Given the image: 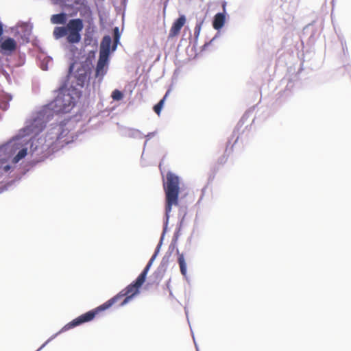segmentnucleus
Masks as SVG:
<instances>
[{
  "label": "nucleus",
  "instance_id": "nucleus-1",
  "mask_svg": "<svg viewBox=\"0 0 351 351\" xmlns=\"http://www.w3.org/2000/svg\"><path fill=\"white\" fill-rule=\"evenodd\" d=\"M75 106V99L64 82L51 102L33 114L12 139L0 145V193L13 189L38 162L74 141L64 121L51 124L45 136L38 134L54 114L68 113Z\"/></svg>",
  "mask_w": 351,
  "mask_h": 351
},
{
  "label": "nucleus",
  "instance_id": "nucleus-2",
  "mask_svg": "<svg viewBox=\"0 0 351 351\" xmlns=\"http://www.w3.org/2000/svg\"><path fill=\"white\" fill-rule=\"evenodd\" d=\"M147 275L141 272L138 277L128 285L125 289L118 293L116 295L111 298L99 306L82 314L77 317L73 319L72 321L64 325L60 330L56 334L53 335L49 338L36 351H40L44 348L51 341L55 339L57 336L62 332L69 330L73 329L79 326L84 323L92 321L95 316L99 313L110 308L114 304H115L119 299L123 297L125 298L121 302L120 306H123L132 300L135 296L140 293V289L146 280Z\"/></svg>",
  "mask_w": 351,
  "mask_h": 351
},
{
  "label": "nucleus",
  "instance_id": "nucleus-3",
  "mask_svg": "<svg viewBox=\"0 0 351 351\" xmlns=\"http://www.w3.org/2000/svg\"><path fill=\"white\" fill-rule=\"evenodd\" d=\"M147 275L141 272L138 277L128 285L125 289L118 293L116 295L111 298L99 306L82 314L77 317L73 319L72 321L64 325L60 330L56 334L53 335L49 338L36 351H40L44 348L51 341L55 339L57 336L62 332L69 330L73 329L79 326L84 323L92 321L95 316L99 313L110 308L114 304H115L119 299L123 297L125 298L121 302L120 306H123L132 300L135 296L140 293V289L146 280Z\"/></svg>",
  "mask_w": 351,
  "mask_h": 351
},
{
  "label": "nucleus",
  "instance_id": "nucleus-4",
  "mask_svg": "<svg viewBox=\"0 0 351 351\" xmlns=\"http://www.w3.org/2000/svg\"><path fill=\"white\" fill-rule=\"evenodd\" d=\"M165 193V218L170 217V213L173 206L179 204V194L180 191V178L171 171H168L166 176V181L163 183Z\"/></svg>",
  "mask_w": 351,
  "mask_h": 351
},
{
  "label": "nucleus",
  "instance_id": "nucleus-5",
  "mask_svg": "<svg viewBox=\"0 0 351 351\" xmlns=\"http://www.w3.org/2000/svg\"><path fill=\"white\" fill-rule=\"evenodd\" d=\"M111 43V37L109 35H105L100 44L99 58L95 70V77H99L100 80L103 79L108 71Z\"/></svg>",
  "mask_w": 351,
  "mask_h": 351
},
{
  "label": "nucleus",
  "instance_id": "nucleus-6",
  "mask_svg": "<svg viewBox=\"0 0 351 351\" xmlns=\"http://www.w3.org/2000/svg\"><path fill=\"white\" fill-rule=\"evenodd\" d=\"M248 115L249 113L245 112L238 122L237 126L233 130L231 138H230L227 142V147L225 150L224 154L218 160L219 163L223 164L227 160L228 155L232 152L233 145L238 141V139L239 138V130L244 124L245 120L248 118Z\"/></svg>",
  "mask_w": 351,
  "mask_h": 351
},
{
  "label": "nucleus",
  "instance_id": "nucleus-7",
  "mask_svg": "<svg viewBox=\"0 0 351 351\" xmlns=\"http://www.w3.org/2000/svg\"><path fill=\"white\" fill-rule=\"evenodd\" d=\"M91 69L88 64L82 62L80 66L77 68L75 77L77 80V84L84 87L86 82L90 80Z\"/></svg>",
  "mask_w": 351,
  "mask_h": 351
},
{
  "label": "nucleus",
  "instance_id": "nucleus-8",
  "mask_svg": "<svg viewBox=\"0 0 351 351\" xmlns=\"http://www.w3.org/2000/svg\"><path fill=\"white\" fill-rule=\"evenodd\" d=\"M13 31H14L15 36L19 35L20 36L23 43H29L32 32V26L28 23L19 22Z\"/></svg>",
  "mask_w": 351,
  "mask_h": 351
},
{
  "label": "nucleus",
  "instance_id": "nucleus-9",
  "mask_svg": "<svg viewBox=\"0 0 351 351\" xmlns=\"http://www.w3.org/2000/svg\"><path fill=\"white\" fill-rule=\"evenodd\" d=\"M227 2L223 1L221 3L222 12H217L213 17L212 25L215 29L220 31L226 23L227 11H226Z\"/></svg>",
  "mask_w": 351,
  "mask_h": 351
},
{
  "label": "nucleus",
  "instance_id": "nucleus-10",
  "mask_svg": "<svg viewBox=\"0 0 351 351\" xmlns=\"http://www.w3.org/2000/svg\"><path fill=\"white\" fill-rule=\"evenodd\" d=\"M16 46V43L12 38L8 37L5 38H1L0 40V52L3 55H11L14 51Z\"/></svg>",
  "mask_w": 351,
  "mask_h": 351
},
{
  "label": "nucleus",
  "instance_id": "nucleus-11",
  "mask_svg": "<svg viewBox=\"0 0 351 351\" xmlns=\"http://www.w3.org/2000/svg\"><path fill=\"white\" fill-rule=\"evenodd\" d=\"M186 21V16L184 14H180L179 17L177 18L172 23L170 28L168 39H171L178 36L182 27L184 25Z\"/></svg>",
  "mask_w": 351,
  "mask_h": 351
},
{
  "label": "nucleus",
  "instance_id": "nucleus-12",
  "mask_svg": "<svg viewBox=\"0 0 351 351\" xmlns=\"http://www.w3.org/2000/svg\"><path fill=\"white\" fill-rule=\"evenodd\" d=\"M73 13L71 14L72 16L75 15L77 11L80 12V14L82 17L84 18L85 22H86L88 25L93 26L94 25V19L93 17V12L88 5V4H86L82 7H80L77 9H74Z\"/></svg>",
  "mask_w": 351,
  "mask_h": 351
},
{
  "label": "nucleus",
  "instance_id": "nucleus-13",
  "mask_svg": "<svg viewBox=\"0 0 351 351\" xmlns=\"http://www.w3.org/2000/svg\"><path fill=\"white\" fill-rule=\"evenodd\" d=\"M0 76H3L10 83V66L8 65V58H0Z\"/></svg>",
  "mask_w": 351,
  "mask_h": 351
},
{
  "label": "nucleus",
  "instance_id": "nucleus-14",
  "mask_svg": "<svg viewBox=\"0 0 351 351\" xmlns=\"http://www.w3.org/2000/svg\"><path fill=\"white\" fill-rule=\"evenodd\" d=\"M66 28L67 31L81 32L84 28L83 19L80 18L71 19Z\"/></svg>",
  "mask_w": 351,
  "mask_h": 351
},
{
  "label": "nucleus",
  "instance_id": "nucleus-15",
  "mask_svg": "<svg viewBox=\"0 0 351 351\" xmlns=\"http://www.w3.org/2000/svg\"><path fill=\"white\" fill-rule=\"evenodd\" d=\"M121 136L138 139H142L144 138V134L142 132L137 129L130 128H123L121 130Z\"/></svg>",
  "mask_w": 351,
  "mask_h": 351
},
{
  "label": "nucleus",
  "instance_id": "nucleus-16",
  "mask_svg": "<svg viewBox=\"0 0 351 351\" xmlns=\"http://www.w3.org/2000/svg\"><path fill=\"white\" fill-rule=\"evenodd\" d=\"M12 99V96L7 93H0V110L3 111H5L8 109L10 106V101ZM2 116L0 114V120L1 119Z\"/></svg>",
  "mask_w": 351,
  "mask_h": 351
},
{
  "label": "nucleus",
  "instance_id": "nucleus-17",
  "mask_svg": "<svg viewBox=\"0 0 351 351\" xmlns=\"http://www.w3.org/2000/svg\"><path fill=\"white\" fill-rule=\"evenodd\" d=\"M168 265H169L168 262H167L166 261L161 260L159 266L158 267L156 270L153 274V276L155 278V280L160 281L162 278V277L168 267Z\"/></svg>",
  "mask_w": 351,
  "mask_h": 351
},
{
  "label": "nucleus",
  "instance_id": "nucleus-18",
  "mask_svg": "<svg viewBox=\"0 0 351 351\" xmlns=\"http://www.w3.org/2000/svg\"><path fill=\"white\" fill-rule=\"evenodd\" d=\"M169 217L165 218V217H164L162 232V234L160 235V240L158 241V243L157 244V245L156 247V249L154 250V254H156L157 256H158V253L160 252V248H161V247L162 245L163 241H164V239H165V234H166V232L167 231L168 225H169Z\"/></svg>",
  "mask_w": 351,
  "mask_h": 351
},
{
  "label": "nucleus",
  "instance_id": "nucleus-19",
  "mask_svg": "<svg viewBox=\"0 0 351 351\" xmlns=\"http://www.w3.org/2000/svg\"><path fill=\"white\" fill-rule=\"evenodd\" d=\"M37 62L42 70L47 71L49 69V62H52V58L43 53L38 56Z\"/></svg>",
  "mask_w": 351,
  "mask_h": 351
},
{
  "label": "nucleus",
  "instance_id": "nucleus-20",
  "mask_svg": "<svg viewBox=\"0 0 351 351\" xmlns=\"http://www.w3.org/2000/svg\"><path fill=\"white\" fill-rule=\"evenodd\" d=\"M177 254L178 256V263L180 266V273L181 274L185 277L187 278V266L186 263L185 261L184 256L183 254H180L179 252V250L177 249Z\"/></svg>",
  "mask_w": 351,
  "mask_h": 351
},
{
  "label": "nucleus",
  "instance_id": "nucleus-21",
  "mask_svg": "<svg viewBox=\"0 0 351 351\" xmlns=\"http://www.w3.org/2000/svg\"><path fill=\"white\" fill-rule=\"evenodd\" d=\"M66 40L69 44H76L80 43L82 38L81 32L67 31Z\"/></svg>",
  "mask_w": 351,
  "mask_h": 351
},
{
  "label": "nucleus",
  "instance_id": "nucleus-22",
  "mask_svg": "<svg viewBox=\"0 0 351 351\" xmlns=\"http://www.w3.org/2000/svg\"><path fill=\"white\" fill-rule=\"evenodd\" d=\"M93 27H94L93 26V29H91L92 26L88 25V27L86 29L84 38V42L86 46L91 45L93 43H94V44L97 43V40H93Z\"/></svg>",
  "mask_w": 351,
  "mask_h": 351
},
{
  "label": "nucleus",
  "instance_id": "nucleus-23",
  "mask_svg": "<svg viewBox=\"0 0 351 351\" xmlns=\"http://www.w3.org/2000/svg\"><path fill=\"white\" fill-rule=\"evenodd\" d=\"M67 14L65 12H60L58 14H53L51 16V22L53 24L62 25L66 22Z\"/></svg>",
  "mask_w": 351,
  "mask_h": 351
},
{
  "label": "nucleus",
  "instance_id": "nucleus-24",
  "mask_svg": "<svg viewBox=\"0 0 351 351\" xmlns=\"http://www.w3.org/2000/svg\"><path fill=\"white\" fill-rule=\"evenodd\" d=\"M295 80L293 78H290L289 77H285L280 81L281 85H285V88L284 90L285 93H290L295 86Z\"/></svg>",
  "mask_w": 351,
  "mask_h": 351
},
{
  "label": "nucleus",
  "instance_id": "nucleus-25",
  "mask_svg": "<svg viewBox=\"0 0 351 351\" xmlns=\"http://www.w3.org/2000/svg\"><path fill=\"white\" fill-rule=\"evenodd\" d=\"M185 217H186V212L184 211V215L182 216L181 219H180V221H178V223L177 224L176 230L173 233V237L171 239L172 241L178 242V240L180 236V231H181L182 227L183 226V222L184 221Z\"/></svg>",
  "mask_w": 351,
  "mask_h": 351
},
{
  "label": "nucleus",
  "instance_id": "nucleus-26",
  "mask_svg": "<svg viewBox=\"0 0 351 351\" xmlns=\"http://www.w3.org/2000/svg\"><path fill=\"white\" fill-rule=\"evenodd\" d=\"M67 28L64 26H56L53 32V37L56 39H60L67 34Z\"/></svg>",
  "mask_w": 351,
  "mask_h": 351
},
{
  "label": "nucleus",
  "instance_id": "nucleus-27",
  "mask_svg": "<svg viewBox=\"0 0 351 351\" xmlns=\"http://www.w3.org/2000/svg\"><path fill=\"white\" fill-rule=\"evenodd\" d=\"M170 89L167 90L163 97L156 105L154 106L153 110L154 112L158 115H160L161 110L163 108L165 101L167 97H168L169 94L170 93Z\"/></svg>",
  "mask_w": 351,
  "mask_h": 351
},
{
  "label": "nucleus",
  "instance_id": "nucleus-28",
  "mask_svg": "<svg viewBox=\"0 0 351 351\" xmlns=\"http://www.w3.org/2000/svg\"><path fill=\"white\" fill-rule=\"evenodd\" d=\"M203 23V21L197 22L195 25V29H194V44L193 47H195L197 44L198 38L201 32L202 25Z\"/></svg>",
  "mask_w": 351,
  "mask_h": 351
},
{
  "label": "nucleus",
  "instance_id": "nucleus-29",
  "mask_svg": "<svg viewBox=\"0 0 351 351\" xmlns=\"http://www.w3.org/2000/svg\"><path fill=\"white\" fill-rule=\"evenodd\" d=\"M58 3L63 9L74 10L73 0H57Z\"/></svg>",
  "mask_w": 351,
  "mask_h": 351
},
{
  "label": "nucleus",
  "instance_id": "nucleus-30",
  "mask_svg": "<svg viewBox=\"0 0 351 351\" xmlns=\"http://www.w3.org/2000/svg\"><path fill=\"white\" fill-rule=\"evenodd\" d=\"M111 97L114 101H121L124 95L122 91L119 90V89H114L111 94Z\"/></svg>",
  "mask_w": 351,
  "mask_h": 351
},
{
  "label": "nucleus",
  "instance_id": "nucleus-31",
  "mask_svg": "<svg viewBox=\"0 0 351 351\" xmlns=\"http://www.w3.org/2000/svg\"><path fill=\"white\" fill-rule=\"evenodd\" d=\"M221 36L220 31H217L214 37L209 41L206 42L202 45V51H204L213 41H215L217 38Z\"/></svg>",
  "mask_w": 351,
  "mask_h": 351
},
{
  "label": "nucleus",
  "instance_id": "nucleus-32",
  "mask_svg": "<svg viewBox=\"0 0 351 351\" xmlns=\"http://www.w3.org/2000/svg\"><path fill=\"white\" fill-rule=\"evenodd\" d=\"M75 64V62H72L69 64V66L68 68L67 77H69L74 73Z\"/></svg>",
  "mask_w": 351,
  "mask_h": 351
},
{
  "label": "nucleus",
  "instance_id": "nucleus-33",
  "mask_svg": "<svg viewBox=\"0 0 351 351\" xmlns=\"http://www.w3.org/2000/svg\"><path fill=\"white\" fill-rule=\"evenodd\" d=\"M115 38L114 44L112 46L110 45V53L117 50V45L120 43V38Z\"/></svg>",
  "mask_w": 351,
  "mask_h": 351
},
{
  "label": "nucleus",
  "instance_id": "nucleus-34",
  "mask_svg": "<svg viewBox=\"0 0 351 351\" xmlns=\"http://www.w3.org/2000/svg\"><path fill=\"white\" fill-rule=\"evenodd\" d=\"M112 34L114 36L115 38L119 37L118 38H121V32L119 31V27H114L112 29Z\"/></svg>",
  "mask_w": 351,
  "mask_h": 351
},
{
  "label": "nucleus",
  "instance_id": "nucleus-35",
  "mask_svg": "<svg viewBox=\"0 0 351 351\" xmlns=\"http://www.w3.org/2000/svg\"><path fill=\"white\" fill-rule=\"evenodd\" d=\"M177 249H178L177 247V242H174V241H171L170 245H169V247H168L167 250L173 253V251L175 250H177Z\"/></svg>",
  "mask_w": 351,
  "mask_h": 351
},
{
  "label": "nucleus",
  "instance_id": "nucleus-36",
  "mask_svg": "<svg viewBox=\"0 0 351 351\" xmlns=\"http://www.w3.org/2000/svg\"><path fill=\"white\" fill-rule=\"evenodd\" d=\"M73 3L82 7L88 3L86 0H73Z\"/></svg>",
  "mask_w": 351,
  "mask_h": 351
},
{
  "label": "nucleus",
  "instance_id": "nucleus-37",
  "mask_svg": "<svg viewBox=\"0 0 351 351\" xmlns=\"http://www.w3.org/2000/svg\"><path fill=\"white\" fill-rule=\"evenodd\" d=\"M155 134L156 132H149L148 133L147 135H144V137H145L147 139L144 143V148L145 147L146 145H147V143L148 141V140H149L151 138L154 137L155 136Z\"/></svg>",
  "mask_w": 351,
  "mask_h": 351
},
{
  "label": "nucleus",
  "instance_id": "nucleus-38",
  "mask_svg": "<svg viewBox=\"0 0 351 351\" xmlns=\"http://www.w3.org/2000/svg\"><path fill=\"white\" fill-rule=\"evenodd\" d=\"M172 252H169V251H167L165 254L164 255V256L162 257V260L163 261H166L167 262L169 263V259L172 255Z\"/></svg>",
  "mask_w": 351,
  "mask_h": 351
},
{
  "label": "nucleus",
  "instance_id": "nucleus-39",
  "mask_svg": "<svg viewBox=\"0 0 351 351\" xmlns=\"http://www.w3.org/2000/svg\"><path fill=\"white\" fill-rule=\"evenodd\" d=\"M186 210H187L186 207H180V208L179 212L178 214L179 220L181 219L182 216L184 215V211L186 212V214L187 213Z\"/></svg>",
  "mask_w": 351,
  "mask_h": 351
},
{
  "label": "nucleus",
  "instance_id": "nucleus-40",
  "mask_svg": "<svg viewBox=\"0 0 351 351\" xmlns=\"http://www.w3.org/2000/svg\"><path fill=\"white\" fill-rule=\"evenodd\" d=\"M157 257V255L156 254H152V257L150 258L149 261H148V264L149 266H152L153 263L154 262L155 259Z\"/></svg>",
  "mask_w": 351,
  "mask_h": 351
},
{
  "label": "nucleus",
  "instance_id": "nucleus-41",
  "mask_svg": "<svg viewBox=\"0 0 351 351\" xmlns=\"http://www.w3.org/2000/svg\"><path fill=\"white\" fill-rule=\"evenodd\" d=\"M157 257V255L156 254H152V257L150 258L149 261H148V264L149 266H152L153 263L154 262L155 259Z\"/></svg>",
  "mask_w": 351,
  "mask_h": 351
},
{
  "label": "nucleus",
  "instance_id": "nucleus-42",
  "mask_svg": "<svg viewBox=\"0 0 351 351\" xmlns=\"http://www.w3.org/2000/svg\"><path fill=\"white\" fill-rule=\"evenodd\" d=\"M161 1H162L163 3V13L165 14L166 9L168 5L169 0H161Z\"/></svg>",
  "mask_w": 351,
  "mask_h": 351
},
{
  "label": "nucleus",
  "instance_id": "nucleus-43",
  "mask_svg": "<svg viewBox=\"0 0 351 351\" xmlns=\"http://www.w3.org/2000/svg\"><path fill=\"white\" fill-rule=\"evenodd\" d=\"M151 267L152 266H149V264L147 263L146 266L144 267V269H143V271L141 272L147 275Z\"/></svg>",
  "mask_w": 351,
  "mask_h": 351
},
{
  "label": "nucleus",
  "instance_id": "nucleus-44",
  "mask_svg": "<svg viewBox=\"0 0 351 351\" xmlns=\"http://www.w3.org/2000/svg\"><path fill=\"white\" fill-rule=\"evenodd\" d=\"M3 25L0 21V37L3 35Z\"/></svg>",
  "mask_w": 351,
  "mask_h": 351
},
{
  "label": "nucleus",
  "instance_id": "nucleus-45",
  "mask_svg": "<svg viewBox=\"0 0 351 351\" xmlns=\"http://www.w3.org/2000/svg\"><path fill=\"white\" fill-rule=\"evenodd\" d=\"M128 0H122L121 5L125 8Z\"/></svg>",
  "mask_w": 351,
  "mask_h": 351
},
{
  "label": "nucleus",
  "instance_id": "nucleus-46",
  "mask_svg": "<svg viewBox=\"0 0 351 351\" xmlns=\"http://www.w3.org/2000/svg\"><path fill=\"white\" fill-rule=\"evenodd\" d=\"M193 341H194V343H195V348H196V350L197 351H199V349H198V347H197V345L195 342V337H194V335L193 334Z\"/></svg>",
  "mask_w": 351,
  "mask_h": 351
},
{
  "label": "nucleus",
  "instance_id": "nucleus-47",
  "mask_svg": "<svg viewBox=\"0 0 351 351\" xmlns=\"http://www.w3.org/2000/svg\"><path fill=\"white\" fill-rule=\"evenodd\" d=\"M99 22L101 24L103 23V17L101 15H99Z\"/></svg>",
  "mask_w": 351,
  "mask_h": 351
},
{
  "label": "nucleus",
  "instance_id": "nucleus-48",
  "mask_svg": "<svg viewBox=\"0 0 351 351\" xmlns=\"http://www.w3.org/2000/svg\"><path fill=\"white\" fill-rule=\"evenodd\" d=\"M189 39H190V43H191V34L190 31H189Z\"/></svg>",
  "mask_w": 351,
  "mask_h": 351
},
{
  "label": "nucleus",
  "instance_id": "nucleus-49",
  "mask_svg": "<svg viewBox=\"0 0 351 351\" xmlns=\"http://www.w3.org/2000/svg\"><path fill=\"white\" fill-rule=\"evenodd\" d=\"M341 45H342V47H343V51L345 53V47H344V45H343V43L342 42H341Z\"/></svg>",
  "mask_w": 351,
  "mask_h": 351
},
{
  "label": "nucleus",
  "instance_id": "nucleus-50",
  "mask_svg": "<svg viewBox=\"0 0 351 351\" xmlns=\"http://www.w3.org/2000/svg\"><path fill=\"white\" fill-rule=\"evenodd\" d=\"M185 313H186V315H187V313H187V311H186V308H185Z\"/></svg>",
  "mask_w": 351,
  "mask_h": 351
}]
</instances>
